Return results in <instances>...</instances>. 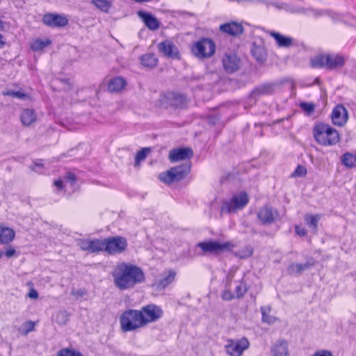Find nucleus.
I'll return each mask as SVG.
<instances>
[{
	"instance_id": "nucleus-1",
	"label": "nucleus",
	"mask_w": 356,
	"mask_h": 356,
	"mask_svg": "<svg viewBox=\"0 0 356 356\" xmlns=\"http://www.w3.org/2000/svg\"><path fill=\"white\" fill-rule=\"evenodd\" d=\"M111 275L114 285L122 291L131 289L145 280L142 268L129 262L118 263L111 272Z\"/></svg>"
},
{
	"instance_id": "nucleus-2",
	"label": "nucleus",
	"mask_w": 356,
	"mask_h": 356,
	"mask_svg": "<svg viewBox=\"0 0 356 356\" xmlns=\"http://www.w3.org/2000/svg\"><path fill=\"white\" fill-rule=\"evenodd\" d=\"M312 134L315 141L321 146H333L340 140L338 131L331 125L323 122L314 124Z\"/></svg>"
},
{
	"instance_id": "nucleus-3",
	"label": "nucleus",
	"mask_w": 356,
	"mask_h": 356,
	"mask_svg": "<svg viewBox=\"0 0 356 356\" xmlns=\"http://www.w3.org/2000/svg\"><path fill=\"white\" fill-rule=\"evenodd\" d=\"M248 202L249 196L245 192L235 193L222 202L220 212L221 213H236L245 208Z\"/></svg>"
},
{
	"instance_id": "nucleus-4",
	"label": "nucleus",
	"mask_w": 356,
	"mask_h": 356,
	"mask_svg": "<svg viewBox=\"0 0 356 356\" xmlns=\"http://www.w3.org/2000/svg\"><path fill=\"white\" fill-rule=\"evenodd\" d=\"M120 328L123 332L134 331L145 327L139 310L128 309L120 317Z\"/></svg>"
},
{
	"instance_id": "nucleus-5",
	"label": "nucleus",
	"mask_w": 356,
	"mask_h": 356,
	"mask_svg": "<svg viewBox=\"0 0 356 356\" xmlns=\"http://www.w3.org/2000/svg\"><path fill=\"white\" fill-rule=\"evenodd\" d=\"M343 64L344 58L341 56L334 54L318 55L311 60V65L313 67L334 69L342 67Z\"/></svg>"
},
{
	"instance_id": "nucleus-6",
	"label": "nucleus",
	"mask_w": 356,
	"mask_h": 356,
	"mask_svg": "<svg viewBox=\"0 0 356 356\" xmlns=\"http://www.w3.org/2000/svg\"><path fill=\"white\" fill-rule=\"evenodd\" d=\"M216 51V44L213 40L203 38L194 43L191 47L192 54L200 59L212 56Z\"/></svg>"
},
{
	"instance_id": "nucleus-7",
	"label": "nucleus",
	"mask_w": 356,
	"mask_h": 356,
	"mask_svg": "<svg viewBox=\"0 0 356 356\" xmlns=\"http://www.w3.org/2000/svg\"><path fill=\"white\" fill-rule=\"evenodd\" d=\"M190 171V165L184 164L170 168L169 170L159 175V179L165 184H171L184 179Z\"/></svg>"
},
{
	"instance_id": "nucleus-8",
	"label": "nucleus",
	"mask_w": 356,
	"mask_h": 356,
	"mask_svg": "<svg viewBox=\"0 0 356 356\" xmlns=\"http://www.w3.org/2000/svg\"><path fill=\"white\" fill-rule=\"evenodd\" d=\"M139 312L144 327L159 321L163 314L161 307L153 304L143 307Z\"/></svg>"
},
{
	"instance_id": "nucleus-9",
	"label": "nucleus",
	"mask_w": 356,
	"mask_h": 356,
	"mask_svg": "<svg viewBox=\"0 0 356 356\" xmlns=\"http://www.w3.org/2000/svg\"><path fill=\"white\" fill-rule=\"evenodd\" d=\"M250 347V342L246 337L227 339L225 345V353L229 356H241Z\"/></svg>"
},
{
	"instance_id": "nucleus-10",
	"label": "nucleus",
	"mask_w": 356,
	"mask_h": 356,
	"mask_svg": "<svg viewBox=\"0 0 356 356\" xmlns=\"http://www.w3.org/2000/svg\"><path fill=\"white\" fill-rule=\"evenodd\" d=\"M197 247L200 248L204 252L219 254L225 251L231 250L234 245L228 241H218L209 240L197 243Z\"/></svg>"
},
{
	"instance_id": "nucleus-11",
	"label": "nucleus",
	"mask_w": 356,
	"mask_h": 356,
	"mask_svg": "<svg viewBox=\"0 0 356 356\" xmlns=\"http://www.w3.org/2000/svg\"><path fill=\"white\" fill-rule=\"evenodd\" d=\"M104 251L109 254H120L127 246V240L121 236H115L104 239Z\"/></svg>"
},
{
	"instance_id": "nucleus-12",
	"label": "nucleus",
	"mask_w": 356,
	"mask_h": 356,
	"mask_svg": "<svg viewBox=\"0 0 356 356\" xmlns=\"http://www.w3.org/2000/svg\"><path fill=\"white\" fill-rule=\"evenodd\" d=\"M278 212L268 207H264L259 209L257 218L264 225L273 224L278 218Z\"/></svg>"
},
{
	"instance_id": "nucleus-13",
	"label": "nucleus",
	"mask_w": 356,
	"mask_h": 356,
	"mask_svg": "<svg viewBox=\"0 0 356 356\" xmlns=\"http://www.w3.org/2000/svg\"><path fill=\"white\" fill-rule=\"evenodd\" d=\"M251 54L259 63H263L267 57L264 41L261 38H255L251 47Z\"/></svg>"
},
{
	"instance_id": "nucleus-14",
	"label": "nucleus",
	"mask_w": 356,
	"mask_h": 356,
	"mask_svg": "<svg viewBox=\"0 0 356 356\" xmlns=\"http://www.w3.org/2000/svg\"><path fill=\"white\" fill-rule=\"evenodd\" d=\"M42 22L50 27H63L67 24L68 19L63 15L47 13L43 16Z\"/></svg>"
},
{
	"instance_id": "nucleus-15",
	"label": "nucleus",
	"mask_w": 356,
	"mask_h": 356,
	"mask_svg": "<svg viewBox=\"0 0 356 356\" xmlns=\"http://www.w3.org/2000/svg\"><path fill=\"white\" fill-rule=\"evenodd\" d=\"M80 248L84 251L96 253L104 251V240L82 239L79 241Z\"/></svg>"
},
{
	"instance_id": "nucleus-16",
	"label": "nucleus",
	"mask_w": 356,
	"mask_h": 356,
	"mask_svg": "<svg viewBox=\"0 0 356 356\" xmlns=\"http://www.w3.org/2000/svg\"><path fill=\"white\" fill-rule=\"evenodd\" d=\"M332 123L338 127L345 125L348 119V114L346 108L342 105L336 106L331 115Z\"/></svg>"
},
{
	"instance_id": "nucleus-17",
	"label": "nucleus",
	"mask_w": 356,
	"mask_h": 356,
	"mask_svg": "<svg viewBox=\"0 0 356 356\" xmlns=\"http://www.w3.org/2000/svg\"><path fill=\"white\" fill-rule=\"evenodd\" d=\"M175 276L176 273L174 270L166 271L161 275L160 278L154 281L152 286L156 291H162L175 280Z\"/></svg>"
},
{
	"instance_id": "nucleus-18",
	"label": "nucleus",
	"mask_w": 356,
	"mask_h": 356,
	"mask_svg": "<svg viewBox=\"0 0 356 356\" xmlns=\"http://www.w3.org/2000/svg\"><path fill=\"white\" fill-rule=\"evenodd\" d=\"M158 49L159 51L166 57L172 58H179L178 48L170 40H166L163 42H160L158 45Z\"/></svg>"
},
{
	"instance_id": "nucleus-19",
	"label": "nucleus",
	"mask_w": 356,
	"mask_h": 356,
	"mask_svg": "<svg viewBox=\"0 0 356 356\" xmlns=\"http://www.w3.org/2000/svg\"><path fill=\"white\" fill-rule=\"evenodd\" d=\"M271 356H290L289 343L284 339H278L270 346Z\"/></svg>"
},
{
	"instance_id": "nucleus-20",
	"label": "nucleus",
	"mask_w": 356,
	"mask_h": 356,
	"mask_svg": "<svg viewBox=\"0 0 356 356\" xmlns=\"http://www.w3.org/2000/svg\"><path fill=\"white\" fill-rule=\"evenodd\" d=\"M193 155L191 148H177L172 149L169 153V159L171 162H177L189 159Z\"/></svg>"
},
{
	"instance_id": "nucleus-21",
	"label": "nucleus",
	"mask_w": 356,
	"mask_h": 356,
	"mask_svg": "<svg viewBox=\"0 0 356 356\" xmlns=\"http://www.w3.org/2000/svg\"><path fill=\"white\" fill-rule=\"evenodd\" d=\"M220 29L222 32L234 36L241 34L243 31L242 24L236 22H230L221 24Z\"/></svg>"
},
{
	"instance_id": "nucleus-22",
	"label": "nucleus",
	"mask_w": 356,
	"mask_h": 356,
	"mask_svg": "<svg viewBox=\"0 0 356 356\" xmlns=\"http://www.w3.org/2000/svg\"><path fill=\"white\" fill-rule=\"evenodd\" d=\"M15 236V231L8 227L0 224V244L7 245L12 242Z\"/></svg>"
},
{
	"instance_id": "nucleus-23",
	"label": "nucleus",
	"mask_w": 356,
	"mask_h": 356,
	"mask_svg": "<svg viewBox=\"0 0 356 356\" xmlns=\"http://www.w3.org/2000/svg\"><path fill=\"white\" fill-rule=\"evenodd\" d=\"M222 64L227 72H234L239 67V60L234 54L226 55L222 59Z\"/></svg>"
},
{
	"instance_id": "nucleus-24",
	"label": "nucleus",
	"mask_w": 356,
	"mask_h": 356,
	"mask_svg": "<svg viewBox=\"0 0 356 356\" xmlns=\"http://www.w3.org/2000/svg\"><path fill=\"white\" fill-rule=\"evenodd\" d=\"M76 178L73 173L68 172L67 175L62 179H58L54 181V185L58 191H61L68 186L72 187L75 183Z\"/></svg>"
},
{
	"instance_id": "nucleus-25",
	"label": "nucleus",
	"mask_w": 356,
	"mask_h": 356,
	"mask_svg": "<svg viewBox=\"0 0 356 356\" xmlns=\"http://www.w3.org/2000/svg\"><path fill=\"white\" fill-rule=\"evenodd\" d=\"M138 15L143 19V22L150 30L155 31L159 28V21L152 15L143 11H138Z\"/></svg>"
},
{
	"instance_id": "nucleus-26",
	"label": "nucleus",
	"mask_w": 356,
	"mask_h": 356,
	"mask_svg": "<svg viewBox=\"0 0 356 356\" xmlns=\"http://www.w3.org/2000/svg\"><path fill=\"white\" fill-rule=\"evenodd\" d=\"M125 86V80L120 76H117L109 81L108 90L111 92H119L124 89Z\"/></svg>"
},
{
	"instance_id": "nucleus-27",
	"label": "nucleus",
	"mask_w": 356,
	"mask_h": 356,
	"mask_svg": "<svg viewBox=\"0 0 356 356\" xmlns=\"http://www.w3.org/2000/svg\"><path fill=\"white\" fill-rule=\"evenodd\" d=\"M321 215L319 214H306L304 216V220L306 225L311 229V231L316 234L318 230V223L321 219Z\"/></svg>"
},
{
	"instance_id": "nucleus-28",
	"label": "nucleus",
	"mask_w": 356,
	"mask_h": 356,
	"mask_svg": "<svg viewBox=\"0 0 356 356\" xmlns=\"http://www.w3.org/2000/svg\"><path fill=\"white\" fill-rule=\"evenodd\" d=\"M275 86L273 83H264L256 88L252 92L255 97L259 95H270L275 91Z\"/></svg>"
},
{
	"instance_id": "nucleus-29",
	"label": "nucleus",
	"mask_w": 356,
	"mask_h": 356,
	"mask_svg": "<svg viewBox=\"0 0 356 356\" xmlns=\"http://www.w3.org/2000/svg\"><path fill=\"white\" fill-rule=\"evenodd\" d=\"M20 120L24 126H30L36 120V115L33 110L26 108L20 114Z\"/></svg>"
},
{
	"instance_id": "nucleus-30",
	"label": "nucleus",
	"mask_w": 356,
	"mask_h": 356,
	"mask_svg": "<svg viewBox=\"0 0 356 356\" xmlns=\"http://www.w3.org/2000/svg\"><path fill=\"white\" fill-rule=\"evenodd\" d=\"M270 35L275 39L279 47H289L292 44L293 39L277 32H270Z\"/></svg>"
},
{
	"instance_id": "nucleus-31",
	"label": "nucleus",
	"mask_w": 356,
	"mask_h": 356,
	"mask_svg": "<svg viewBox=\"0 0 356 356\" xmlns=\"http://www.w3.org/2000/svg\"><path fill=\"white\" fill-rule=\"evenodd\" d=\"M165 97L170 100L169 104L170 105L177 107L184 106L187 101L186 97L184 95L178 93H168L165 95Z\"/></svg>"
},
{
	"instance_id": "nucleus-32",
	"label": "nucleus",
	"mask_w": 356,
	"mask_h": 356,
	"mask_svg": "<svg viewBox=\"0 0 356 356\" xmlns=\"http://www.w3.org/2000/svg\"><path fill=\"white\" fill-rule=\"evenodd\" d=\"M51 41L49 38H36L31 42V49L34 51H39L51 44Z\"/></svg>"
},
{
	"instance_id": "nucleus-33",
	"label": "nucleus",
	"mask_w": 356,
	"mask_h": 356,
	"mask_svg": "<svg viewBox=\"0 0 356 356\" xmlns=\"http://www.w3.org/2000/svg\"><path fill=\"white\" fill-rule=\"evenodd\" d=\"M143 65L148 67H153L156 65L158 60L154 54H147L143 55L141 58Z\"/></svg>"
},
{
	"instance_id": "nucleus-34",
	"label": "nucleus",
	"mask_w": 356,
	"mask_h": 356,
	"mask_svg": "<svg viewBox=\"0 0 356 356\" xmlns=\"http://www.w3.org/2000/svg\"><path fill=\"white\" fill-rule=\"evenodd\" d=\"M92 3L102 11L108 13L112 6L113 0H92Z\"/></svg>"
},
{
	"instance_id": "nucleus-35",
	"label": "nucleus",
	"mask_w": 356,
	"mask_h": 356,
	"mask_svg": "<svg viewBox=\"0 0 356 356\" xmlns=\"http://www.w3.org/2000/svg\"><path fill=\"white\" fill-rule=\"evenodd\" d=\"M262 314V321L268 324H272L276 321V318L270 314V307L268 306H264L261 307Z\"/></svg>"
},
{
	"instance_id": "nucleus-36",
	"label": "nucleus",
	"mask_w": 356,
	"mask_h": 356,
	"mask_svg": "<svg viewBox=\"0 0 356 356\" xmlns=\"http://www.w3.org/2000/svg\"><path fill=\"white\" fill-rule=\"evenodd\" d=\"M35 323L31 321H29L22 324V325L19 328V332L26 336L30 332H32L35 330Z\"/></svg>"
},
{
	"instance_id": "nucleus-37",
	"label": "nucleus",
	"mask_w": 356,
	"mask_h": 356,
	"mask_svg": "<svg viewBox=\"0 0 356 356\" xmlns=\"http://www.w3.org/2000/svg\"><path fill=\"white\" fill-rule=\"evenodd\" d=\"M4 96H11L15 98L26 99L29 98V95L22 90L13 91L12 90H7L2 92Z\"/></svg>"
},
{
	"instance_id": "nucleus-38",
	"label": "nucleus",
	"mask_w": 356,
	"mask_h": 356,
	"mask_svg": "<svg viewBox=\"0 0 356 356\" xmlns=\"http://www.w3.org/2000/svg\"><path fill=\"white\" fill-rule=\"evenodd\" d=\"M342 163L343 165L348 167H353L356 165V156L347 153L343 156Z\"/></svg>"
},
{
	"instance_id": "nucleus-39",
	"label": "nucleus",
	"mask_w": 356,
	"mask_h": 356,
	"mask_svg": "<svg viewBox=\"0 0 356 356\" xmlns=\"http://www.w3.org/2000/svg\"><path fill=\"white\" fill-rule=\"evenodd\" d=\"M149 152V148H143V149L138 151L135 158V166L138 167L140 162L145 159Z\"/></svg>"
},
{
	"instance_id": "nucleus-40",
	"label": "nucleus",
	"mask_w": 356,
	"mask_h": 356,
	"mask_svg": "<svg viewBox=\"0 0 356 356\" xmlns=\"http://www.w3.org/2000/svg\"><path fill=\"white\" fill-rule=\"evenodd\" d=\"M68 319L69 315L65 311L58 312L55 316L56 322L60 325L65 324L68 321Z\"/></svg>"
},
{
	"instance_id": "nucleus-41",
	"label": "nucleus",
	"mask_w": 356,
	"mask_h": 356,
	"mask_svg": "<svg viewBox=\"0 0 356 356\" xmlns=\"http://www.w3.org/2000/svg\"><path fill=\"white\" fill-rule=\"evenodd\" d=\"M307 267V264H292L289 267V271L290 273H298L305 270Z\"/></svg>"
},
{
	"instance_id": "nucleus-42",
	"label": "nucleus",
	"mask_w": 356,
	"mask_h": 356,
	"mask_svg": "<svg viewBox=\"0 0 356 356\" xmlns=\"http://www.w3.org/2000/svg\"><path fill=\"white\" fill-rule=\"evenodd\" d=\"M57 356H83L80 352L74 350L64 348L59 350Z\"/></svg>"
},
{
	"instance_id": "nucleus-43",
	"label": "nucleus",
	"mask_w": 356,
	"mask_h": 356,
	"mask_svg": "<svg viewBox=\"0 0 356 356\" xmlns=\"http://www.w3.org/2000/svg\"><path fill=\"white\" fill-rule=\"evenodd\" d=\"M246 292V288L245 286L243 283H238L234 290V295L235 298H241L242 297L245 293Z\"/></svg>"
},
{
	"instance_id": "nucleus-44",
	"label": "nucleus",
	"mask_w": 356,
	"mask_h": 356,
	"mask_svg": "<svg viewBox=\"0 0 356 356\" xmlns=\"http://www.w3.org/2000/svg\"><path fill=\"white\" fill-rule=\"evenodd\" d=\"M44 164L41 160L34 161L33 165L31 166V170L38 173H43L44 172Z\"/></svg>"
},
{
	"instance_id": "nucleus-45",
	"label": "nucleus",
	"mask_w": 356,
	"mask_h": 356,
	"mask_svg": "<svg viewBox=\"0 0 356 356\" xmlns=\"http://www.w3.org/2000/svg\"><path fill=\"white\" fill-rule=\"evenodd\" d=\"M236 254L241 259L248 258L252 254V249L250 247H246L241 251L236 252Z\"/></svg>"
},
{
	"instance_id": "nucleus-46",
	"label": "nucleus",
	"mask_w": 356,
	"mask_h": 356,
	"mask_svg": "<svg viewBox=\"0 0 356 356\" xmlns=\"http://www.w3.org/2000/svg\"><path fill=\"white\" fill-rule=\"evenodd\" d=\"M306 174L307 169L302 165H298L293 172L292 176L296 177H304Z\"/></svg>"
},
{
	"instance_id": "nucleus-47",
	"label": "nucleus",
	"mask_w": 356,
	"mask_h": 356,
	"mask_svg": "<svg viewBox=\"0 0 356 356\" xmlns=\"http://www.w3.org/2000/svg\"><path fill=\"white\" fill-rule=\"evenodd\" d=\"M300 107L307 113V114H311L314 111V105L311 103H302L300 104Z\"/></svg>"
},
{
	"instance_id": "nucleus-48",
	"label": "nucleus",
	"mask_w": 356,
	"mask_h": 356,
	"mask_svg": "<svg viewBox=\"0 0 356 356\" xmlns=\"http://www.w3.org/2000/svg\"><path fill=\"white\" fill-rule=\"evenodd\" d=\"M221 297L224 300H231L234 298H236L234 293H232L228 289H225L222 291V295H221Z\"/></svg>"
},
{
	"instance_id": "nucleus-49",
	"label": "nucleus",
	"mask_w": 356,
	"mask_h": 356,
	"mask_svg": "<svg viewBox=\"0 0 356 356\" xmlns=\"http://www.w3.org/2000/svg\"><path fill=\"white\" fill-rule=\"evenodd\" d=\"M295 232L296 234L300 236H305L307 235V230L301 225H296Z\"/></svg>"
},
{
	"instance_id": "nucleus-50",
	"label": "nucleus",
	"mask_w": 356,
	"mask_h": 356,
	"mask_svg": "<svg viewBox=\"0 0 356 356\" xmlns=\"http://www.w3.org/2000/svg\"><path fill=\"white\" fill-rule=\"evenodd\" d=\"M27 296L31 299L35 300L38 298V293L35 289H34L33 288H31L29 290V292L27 294Z\"/></svg>"
},
{
	"instance_id": "nucleus-51",
	"label": "nucleus",
	"mask_w": 356,
	"mask_h": 356,
	"mask_svg": "<svg viewBox=\"0 0 356 356\" xmlns=\"http://www.w3.org/2000/svg\"><path fill=\"white\" fill-rule=\"evenodd\" d=\"M16 253V251L13 248H8V249H6V252H5V255L10 258V257H13Z\"/></svg>"
},
{
	"instance_id": "nucleus-52",
	"label": "nucleus",
	"mask_w": 356,
	"mask_h": 356,
	"mask_svg": "<svg viewBox=\"0 0 356 356\" xmlns=\"http://www.w3.org/2000/svg\"><path fill=\"white\" fill-rule=\"evenodd\" d=\"M5 44V42L3 40V35L0 34V48H2Z\"/></svg>"
},
{
	"instance_id": "nucleus-53",
	"label": "nucleus",
	"mask_w": 356,
	"mask_h": 356,
	"mask_svg": "<svg viewBox=\"0 0 356 356\" xmlns=\"http://www.w3.org/2000/svg\"><path fill=\"white\" fill-rule=\"evenodd\" d=\"M3 22L0 20V31L3 29Z\"/></svg>"
},
{
	"instance_id": "nucleus-54",
	"label": "nucleus",
	"mask_w": 356,
	"mask_h": 356,
	"mask_svg": "<svg viewBox=\"0 0 356 356\" xmlns=\"http://www.w3.org/2000/svg\"><path fill=\"white\" fill-rule=\"evenodd\" d=\"M3 253L0 252V257L2 256Z\"/></svg>"
}]
</instances>
